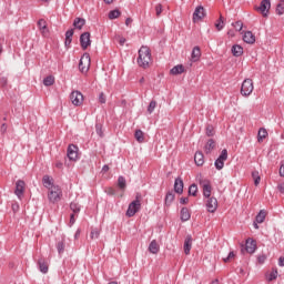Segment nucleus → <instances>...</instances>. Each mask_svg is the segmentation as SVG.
<instances>
[{"mask_svg":"<svg viewBox=\"0 0 284 284\" xmlns=\"http://www.w3.org/2000/svg\"><path fill=\"white\" fill-rule=\"evenodd\" d=\"M200 185L202 186L203 190V196L206 200V210L211 214H214L216 210H219V200L216 197L212 196V184H210V181L207 180H201Z\"/></svg>","mask_w":284,"mask_h":284,"instance_id":"obj_1","label":"nucleus"},{"mask_svg":"<svg viewBox=\"0 0 284 284\" xmlns=\"http://www.w3.org/2000/svg\"><path fill=\"white\" fill-rule=\"evenodd\" d=\"M150 61H152V51L145 45L141 47L139 50L138 65L145 70L150 68Z\"/></svg>","mask_w":284,"mask_h":284,"instance_id":"obj_2","label":"nucleus"},{"mask_svg":"<svg viewBox=\"0 0 284 284\" xmlns=\"http://www.w3.org/2000/svg\"><path fill=\"white\" fill-rule=\"evenodd\" d=\"M62 196H63V191H61V187H59V185L52 186L51 189H49L48 199L50 203H59Z\"/></svg>","mask_w":284,"mask_h":284,"instance_id":"obj_3","label":"nucleus"},{"mask_svg":"<svg viewBox=\"0 0 284 284\" xmlns=\"http://www.w3.org/2000/svg\"><path fill=\"white\" fill-rule=\"evenodd\" d=\"M254 92V82L252 79H245L241 87L242 97H250Z\"/></svg>","mask_w":284,"mask_h":284,"instance_id":"obj_4","label":"nucleus"},{"mask_svg":"<svg viewBox=\"0 0 284 284\" xmlns=\"http://www.w3.org/2000/svg\"><path fill=\"white\" fill-rule=\"evenodd\" d=\"M85 26V19L83 18H75L73 21V29H69L65 32V37H74V31L75 30H81Z\"/></svg>","mask_w":284,"mask_h":284,"instance_id":"obj_5","label":"nucleus"},{"mask_svg":"<svg viewBox=\"0 0 284 284\" xmlns=\"http://www.w3.org/2000/svg\"><path fill=\"white\" fill-rule=\"evenodd\" d=\"M140 210H141V201L136 199L129 204V207L126 210V216H129V219H132V216H134V214H136V212H139Z\"/></svg>","mask_w":284,"mask_h":284,"instance_id":"obj_6","label":"nucleus"},{"mask_svg":"<svg viewBox=\"0 0 284 284\" xmlns=\"http://www.w3.org/2000/svg\"><path fill=\"white\" fill-rule=\"evenodd\" d=\"M225 161H227V150H222L219 158L215 160L214 165L217 170H223L225 168Z\"/></svg>","mask_w":284,"mask_h":284,"instance_id":"obj_7","label":"nucleus"},{"mask_svg":"<svg viewBox=\"0 0 284 284\" xmlns=\"http://www.w3.org/2000/svg\"><path fill=\"white\" fill-rule=\"evenodd\" d=\"M272 8V2L270 0H262L260 7L256 8L257 12H261L263 17H267L270 9Z\"/></svg>","mask_w":284,"mask_h":284,"instance_id":"obj_8","label":"nucleus"},{"mask_svg":"<svg viewBox=\"0 0 284 284\" xmlns=\"http://www.w3.org/2000/svg\"><path fill=\"white\" fill-rule=\"evenodd\" d=\"M80 72L84 73L90 70V54H84L79 62Z\"/></svg>","mask_w":284,"mask_h":284,"instance_id":"obj_9","label":"nucleus"},{"mask_svg":"<svg viewBox=\"0 0 284 284\" xmlns=\"http://www.w3.org/2000/svg\"><path fill=\"white\" fill-rule=\"evenodd\" d=\"M234 30L236 32H240V34L242 37H254V34L252 33V31H245L243 30V21H236L232 23Z\"/></svg>","mask_w":284,"mask_h":284,"instance_id":"obj_10","label":"nucleus"},{"mask_svg":"<svg viewBox=\"0 0 284 284\" xmlns=\"http://www.w3.org/2000/svg\"><path fill=\"white\" fill-rule=\"evenodd\" d=\"M24 192H26V182L23 180H18L16 182V190H14L16 196H18V199H22Z\"/></svg>","mask_w":284,"mask_h":284,"instance_id":"obj_11","label":"nucleus"},{"mask_svg":"<svg viewBox=\"0 0 284 284\" xmlns=\"http://www.w3.org/2000/svg\"><path fill=\"white\" fill-rule=\"evenodd\" d=\"M67 155L70 161H77V159H79V148L74 144H70L68 146Z\"/></svg>","mask_w":284,"mask_h":284,"instance_id":"obj_12","label":"nucleus"},{"mask_svg":"<svg viewBox=\"0 0 284 284\" xmlns=\"http://www.w3.org/2000/svg\"><path fill=\"white\" fill-rule=\"evenodd\" d=\"M70 99H71V103L79 106L83 103V93H81L80 91H73L70 94Z\"/></svg>","mask_w":284,"mask_h":284,"instance_id":"obj_13","label":"nucleus"},{"mask_svg":"<svg viewBox=\"0 0 284 284\" xmlns=\"http://www.w3.org/2000/svg\"><path fill=\"white\" fill-rule=\"evenodd\" d=\"M205 17V9L200 6L195 8V11L193 12V22L196 23V21H201Z\"/></svg>","mask_w":284,"mask_h":284,"instance_id":"obj_14","label":"nucleus"},{"mask_svg":"<svg viewBox=\"0 0 284 284\" xmlns=\"http://www.w3.org/2000/svg\"><path fill=\"white\" fill-rule=\"evenodd\" d=\"M256 242L254 239H247L246 243H245V250L247 252V254H254V252H256Z\"/></svg>","mask_w":284,"mask_h":284,"instance_id":"obj_15","label":"nucleus"},{"mask_svg":"<svg viewBox=\"0 0 284 284\" xmlns=\"http://www.w3.org/2000/svg\"><path fill=\"white\" fill-rule=\"evenodd\" d=\"M180 219L183 223H185V221H190V219H192V214H190V210L187 207L181 209Z\"/></svg>","mask_w":284,"mask_h":284,"instance_id":"obj_16","label":"nucleus"},{"mask_svg":"<svg viewBox=\"0 0 284 284\" xmlns=\"http://www.w3.org/2000/svg\"><path fill=\"white\" fill-rule=\"evenodd\" d=\"M195 165L201 166L205 163V156L203 155V152L196 151L194 155Z\"/></svg>","mask_w":284,"mask_h":284,"instance_id":"obj_17","label":"nucleus"},{"mask_svg":"<svg viewBox=\"0 0 284 284\" xmlns=\"http://www.w3.org/2000/svg\"><path fill=\"white\" fill-rule=\"evenodd\" d=\"M174 192L183 194V180L181 178H176L174 181Z\"/></svg>","mask_w":284,"mask_h":284,"instance_id":"obj_18","label":"nucleus"},{"mask_svg":"<svg viewBox=\"0 0 284 284\" xmlns=\"http://www.w3.org/2000/svg\"><path fill=\"white\" fill-rule=\"evenodd\" d=\"M174 199H175L174 191H169L164 199V205H166V207H170V205L174 203Z\"/></svg>","mask_w":284,"mask_h":284,"instance_id":"obj_19","label":"nucleus"},{"mask_svg":"<svg viewBox=\"0 0 284 284\" xmlns=\"http://www.w3.org/2000/svg\"><path fill=\"white\" fill-rule=\"evenodd\" d=\"M184 72L185 67H183V64H178L170 70V74H173L174 77H176L178 74H183Z\"/></svg>","mask_w":284,"mask_h":284,"instance_id":"obj_20","label":"nucleus"},{"mask_svg":"<svg viewBox=\"0 0 284 284\" xmlns=\"http://www.w3.org/2000/svg\"><path fill=\"white\" fill-rule=\"evenodd\" d=\"M192 250V235H187L184 240V254H190Z\"/></svg>","mask_w":284,"mask_h":284,"instance_id":"obj_21","label":"nucleus"},{"mask_svg":"<svg viewBox=\"0 0 284 284\" xmlns=\"http://www.w3.org/2000/svg\"><path fill=\"white\" fill-rule=\"evenodd\" d=\"M38 267H39V271L42 273V274H48V263H45V260L44 258H39L38 260Z\"/></svg>","mask_w":284,"mask_h":284,"instance_id":"obj_22","label":"nucleus"},{"mask_svg":"<svg viewBox=\"0 0 284 284\" xmlns=\"http://www.w3.org/2000/svg\"><path fill=\"white\" fill-rule=\"evenodd\" d=\"M38 28L42 34H48V22L44 19L38 21Z\"/></svg>","mask_w":284,"mask_h":284,"instance_id":"obj_23","label":"nucleus"},{"mask_svg":"<svg viewBox=\"0 0 284 284\" xmlns=\"http://www.w3.org/2000/svg\"><path fill=\"white\" fill-rule=\"evenodd\" d=\"M233 57H242L243 55V47L240 44H234L231 49Z\"/></svg>","mask_w":284,"mask_h":284,"instance_id":"obj_24","label":"nucleus"},{"mask_svg":"<svg viewBox=\"0 0 284 284\" xmlns=\"http://www.w3.org/2000/svg\"><path fill=\"white\" fill-rule=\"evenodd\" d=\"M80 44L82 50H88V47L92 44L90 37H80Z\"/></svg>","mask_w":284,"mask_h":284,"instance_id":"obj_25","label":"nucleus"},{"mask_svg":"<svg viewBox=\"0 0 284 284\" xmlns=\"http://www.w3.org/2000/svg\"><path fill=\"white\" fill-rule=\"evenodd\" d=\"M42 184L44 185V187H47L48 190H51L52 186H54V184L52 183V178H50V175H44L42 178Z\"/></svg>","mask_w":284,"mask_h":284,"instance_id":"obj_26","label":"nucleus"},{"mask_svg":"<svg viewBox=\"0 0 284 284\" xmlns=\"http://www.w3.org/2000/svg\"><path fill=\"white\" fill-rule=\"evenodd\" d=\"M267 216V212L265 210H261L255 216L256 223H265V217Z\"/></svg>","mask_w":284,"mask_h":284,"instance_id":"obj_27","label":"nucleus"},{"mask_svg":"<svg viewBox=\"0 0 284 284\" xmlns=\"http://www.w3.org/2000/svg\"><path fill=\"white\" fill-rule=\"evenodd\" d=\"M192 61L196 62L201 59V48L194 47L191 54Z\"/></svg>","mask_w":284,"mask_h":284,"instance_id":"obj_28","label":"nucleus"},{"mask_svg":"<svg viewBox=\"0 0 284 284\" xmlns=\"http://www.w3.org/2000/svg\"><path fill=\"white\" fill-rule=\"evenodd\" d=\"M215 146H216V143L214 142V140L210 139L204 146L205 153L210 154Z\"/></svg>","mask_w":284,"mask_h":284,"instance_id":"obj_29","label":"nucleus"},{"mask_svg":"<svg viewBox=\"0 0 284 284\" xmlns=\"http://www.w3.org/2000/svg\"><path fill=\"white\" fill-rule=\"evenodd\" d=\"M118 187L122 191L128 187V181H125V178L123 175H120L118 178Z\"/></svg>","mask_w":284,"mask_h":284,"instance_id":"obj_30","label":"nucleus"},{"mask_svg":"<svg viewBox=\"0 0 284 284\" xmlns=\"http://www.w3.org/2000/svg\"><path fill=\"white\" fill-rule=\"evenodd\" d=\"M149 252L151 254H159V243H156V240H153L149 245Z\"/></svg>","mask_w":284,"mask_h":284,"instance_id":"obj_31","label":"nucleus"},{"mask_svg":"<svg viewBox=\"0 0 284 284\" xmlns=\"http://www.w3.org/2000/svg\"><path fill=\"white\" fill-rule=\"evenodd\" d=\"M267 138V130L261 128L257 133V141L258 143H263V140Z\"/></svg>","mask_w":284,"mask_h":284,"instance_id":"obj_32","label":"nucleus"},{"mask_svg":"<svg viewBox=\"0 0 284 284\" xmlns=\"http://www.w3.org/2000/svg\"><path fill=\"white\" fill-rule=\"evenodd\" d=\"M215 28L219 32H221V30L225 28V19L223 18V16H220V19L215 21Z\"/></svg>","mask_w":284,"mask_h":284,"instance_id":"obj_33","label":"nucleus"},{"mask_svg":"<svg viewBox=\"0 0 284 284\" xmlns=\"http://www.w3.org/2000/svg\"><path fill=\"white\" fill-rule=\"evenodd\" d=\"M134 136L138 143H143L145 141V134L140 129L135 131Z\"/></svg>","mask_w":284,"mask_h":284,"instance_id":"obj_34","label":"nucleus"},{"mask_svg":"<svg viewBox=\"0 0 284 284\" xmlns=\"http://www.w3.org/2000/svg\"><path fill=\"white\" fill-rule=\"evenodd\" d=\"M120 17H121V11L119 9H114L109 12L110 20L119 19Z\"/></svg>","mask_w":284,"mask_h":284,"instance_id":"obj_35","label":"nucleus"},{"mask_svg":"<svg viewBox=\"0 0 284 284\" xmlns=\"http://www.w3.org/2000/svg\"><path fill=\"white\" fill-rule=\"evenodd\" d=\"M128 40L124 37H114L113 38V43L119 44L121 48H123V45H125V42Z\"/></svg>","mask_w":284,"mask_h":284,"instance_id":"obj_36","label":"nucleus"},{"mask_svg":"<svg viewBox=\"0 0 284 284\" xmlns=\"http://www.w3.org/2000/svg\"><path fill=\"white\" fill-rule=\"evenodd\" d=\"M43 85L50 88V85H54V78L52 75H48L43 79Z\"/></svg>","mask_w":284,"mask_h":284,"instance_id":"obj_37","label":"nucleus"},{"mask_svg":"<svg viewBox=\"0 0 284 284\" xmlns=\"http://www.w3.org/2000/svg\"><path fill=\"white\" fill-rule=\"evenodd\" d=\"M199 192V186H196L195 183L191 184L189 186V195L190 196H196V193Z\"/></svg>","mask_w":284,"mask_h":284,"instance_id":"obj_38","label":"nucleus"},{"mask_svg":"<svg viewBox=\"0 0 284 284\" xmlns=\"http://www.w3.org/2000/svg\"><path fill=\"white\" fill-rule=\"evenodd\" d=\"M70 210L73 211V214H79L81 212V205L77 202H71Z\"/></svg>","mask_w":284,"mask_h":284,"instance_id":"obj_39","label":"nucleus"},{"mask_svg":"<svg viewBox=\"0 0 284 284\" xmlns=\"http://www.w3.org/2000/svg\"><path fill=\"white\" fill-rule=\"evenodd\" d=\"M154 110H156V101H155V100H152V101L149 103L148 113H149V114H152V112H154Z\"/></svg>","mask_w":284,"mask_h":284,"instance_id":"obj_40","label":"nucleus"},{"mask_svg":"<svg viewBox=\"0 0 284 284\" xmlns=\"http://www.w3.org/2000/svg\"><path fill=\"white\" fill-rule=\"evenodd\" d=\"M244 43H248L250 45L256 43V37H243Z\"/></svg>","mask_w":284,"mask_h":284,"instance_id":"obj_41","label":"nucleus"},{"mask_svg":"<svg viewBox=\"0 0 284 284\" xmlns=\"http://www.w3.org/2000/svg\"><path fill=\"white\" fill-rule=\"evenodd\" d=\"M57 250L58 254H63V252H65V244L63 242H58Z\"/></svg>","mask_w":284,"mask_h":284,"instance_id":"obj_42","label":"nucleus"},{"mask_svg":"<svg viewBox=\"0 0 284 284\" xmlns=\"http://www.w3.org/2000/svg\"><path fill=\"white\" fill-rule=\"evenodd\" d=\"M278 277V272L277 271H273L270 273L267 281L272 282V281H276V278Z\"/></svg>","mask_w":284,"mask_h":284,"instance_id":"obj_43","label":"nucleus"},{"mask_svg":"<svg viewBox=\"0 0 284 284\" xmlns=\"http://www.w3.org/2000/svg\"><path fill=\"white\" fill-rule=\"evenodd\" d=\"M206 136H214V126L213 125H206Z\"/></svg>","mask_w":284,"mask_h":284,"instance_id":"obj_44","label":"nucleus"},{"mask_svg":"<svg viewBox=\"0 0 284 284\" xmlns=\"http://www.w3.org/2000/svg\"><path fill=\"white\" fill-rule=\"evenodd\" d=\"M100 234H101V233H100L97 229H93V230L91 231V233H90V237H91L92 240L99 239Z\"/></svg>","mask_w":284,"mask_h":284,"instance_id":"obj_45","label":"nucleus"},{"mask_svg":"<svg viewBox=\"0 0 284 284\" xmlns=\"http://www.w3.org/2000/svg\"><path fill=\"white\" fill-rule=\"evenodd\" d=\"M265 261H267V256L265 254L257 255V263H260V265H263Z\"/></svg>","mask_w":284,"mask_h":284,"instance_id":"obj_46","label":"nucleus"},{"mask_svg":"<svg viewBox=\"0 0 284 284\" xmlns=\"http://www.w3.org/2000/svg\"><path fill=\"white\" fill-rule=\"evenodd\" d=\"M276 14H284V6H283V3H278L277 6H276Z\"/></svg>","mask_w":284,"mask_h":284,"instance_id":"obj_47","label":"nucleus"},{"mask_svg":"<svg viewBox=\"0 0 284 284\" xmlns=\"http://www.w3.org/2000/svg\"><path fill=\"white\" fill-rule=\"evenodd\" d=\"M155 12H156V17H161V12H163V6L161 4L155 6Z\"/></svg>","mask_w":284,"mask_h":284,"instance_id":"obj_48","label":"nucleus"},{"mask_svg":"<svg viewBox=\"0 0 284 284\" xmlns=\"http://www.w3.org/2000/svg\"><path fill=\"white\" fill-rule=\"evenodd\" d=\"M231 258H234V251H231L226 257L223 258L224 263H229Z\"/></svg>","mask_w":284,"mask_h":284,"instance_id":"obj_49","label":"nucleus"},{"mask_svg":"<svg viewBox=\"0 0 284 284\" xmlns=\"http://www.w3.org/2000/svg\"><path fill=\"white\" fill-rule=\"evenodd\" d=\"M71 43H72V37H65V40H64L65 48H70Z\"/></svg>","mask_w":284,"mask_h":284,"instance_id":"obj_50","label":"nucleus"},{"mask_svg":"<svg viewBox=\"0 0 284 284\" xmlns=\"http://www.w3.org/2000/svg\"><path fill=\"white\" fill-rule=\"evenodd\" d=\"M0 85H1V88H6V85H8V78L2 77L0 79Z\"/></svg>","mask_w":284,"mask_h":284,"instance_id":"obj_51","label":"nucleus"},{"mask_svg":"<svg viewBox=\"0 0 284 284\" xmlns=\"http://www.w3.org/2000/svg\"><path fill=\"white\" fill-rule=\"evenodd\" d=\"M99 102H100V103H105V94H104L103 92H101V93L99 94Z\"/></svg>","mask_w":284,"mask_h":284,"instance_id":"obj_52","label":"nucleus"},{"mask_svg":"<svg viewBox=\"0 0 284 284\" xmlns=\"http://www.w3.org/2000/svg\"><path fill=\"white\" fill-rule=\"evenodd\" d=\"M95 130H97V134H99V136H103V131L101 130V125L97 124Z\"/></svg>","mask_w":284,"mask_h":284,"instance_id":"obj_53","label":"nucleus"},{"mask_svg":"<svg viewBox=\"0 0 284 284\" xmlns=\"http://www.w3.org/2000/svg\"><path fill=\"white\" fill-rule=\"evenodd\" d=\"M189 201H190V199H187V197H181L180 199L181 205H186V203H189Z\"/></svg>","mask_w":284,"mask_h":284,"instance_id":"obj_54","label":"nucleus"},{"mask_svg":"<svg viewBox=\"0 0 284 284\" xmlns=\"http://www.w3.org/2000/svg\"><path fill=\"white\" fill-rule=\"evenodd\" d=\"M277 190H278V192H281V194H284V183H280L277 185Z\"/></svg>","mask_w":284,"mask_h":284,"instance_id":"obj_55","label":"nucleus"},{"mask_svg":"<svg viewBox=\"0 0 284 284\" xmlns=\"http://www.w3.org/2000/svg\"><path fill=\"white\" fill-rule=\"evenodd\" d=\"M280 176L284 178V163L280 166Z\"/></svg>","mask_w":284,"mask_h":284,"instance_id":"obj_56","label":"nucleus"},{"mask_svg":"<svg viewBox=\"0 0 284 284\" xmlns=\"http://www.w3.org/2000/svg\"><path fill=\"white\" fill-rule=\"evenodd\" d=\"M278 266H280V267H284V257H283V256H281V257L278 258Z\"/></svg>","mask_w":284,"mask_h":284,"instance_id":"obj_57","label":"nucleus"},{"mask_svg":"<svg viewBox=\"0 0 284 284\" xmlns=\"http://www.w3.org/2000/svg\"><path fill=\"white\" fill-rule=\"evenodd\" d=\"M74 223H75L74 213H72V214L70 215V225H74Z\"/></svg>","mask_w":284,"mask_h":284,"instance_id":"obj_58","label":"nucleus"},{"mask_svg":"<svg viewBox=\"0 0 284 284\" xmlns=\"http://www.w3.org/2000/svg\"><path fill=\"white\" fill-rule=\"evenodd\" d=\"M260 183H261V176H257V178H255L254 179V185H260Z\"/></svg>","mask_w":284,"mask_h":284,"instance_id":"obj_59","label":"nucleus"},{"mask_svg":"<svg viewBox=\"0 0 284 284\" xmlns=\"http://www.w3.org/2000/svg\"><path fill=\"white\" fill-rule=\"evenodd\" d=\"M7 130H8V126L6 125V123H3V124L1 125V132H2V134H4V132H7Z\"/></svg>","mask_w":284,"mask_h":284,"instance_id":"obj_60","label":"nucleus"},{"mask_svg":"<svg viewBox=\"0 0 284 284\" xmlns=\"http://www.w3.org/2000/svg\"><path fill=\"white\" fill-rule=\"evenodd\" d=\"M132 18H126L125 26H132Z\"/></svg>","mask_w":284,"mask_h":284,"instance_id":"obj_61","label":"nucleus"},{"mask_svg":"<svg viewBox=\"0 0 284 284\" xmlns=\"http://www.w3.org/2000/svg\"><path fill=\"white\" fill-rule=\"evenodd\" d=\"M110 170V166L108 165V164H104L103 166H102V172H108Z\"/></svg>","mask_w":284,"mask_h":284,"instance_id":"obj_62","label":"nucleus"},{"mask_svg":"<svg viewBox=\"0 0 284 284\" xmlns=\"http://www.w3.org/2000/svg\"><path fill=\"white\" fill-rule=\"evenodd\" d=\"M13 212H19V204H12Z\"/></svg>","mask_w":284,"mask_h":284,"instance_id":"obj_63","label":"nucleus"},{"mask_svg":"<svg viewBox=\"0 0 284 284\" xmlns=\"http://www.w3.org/2000/svg\"><path fill=\"white\" fill-rule=\"evenodd\" d=\"M55 168H58V170H61L63 168V163L62 162H57Z\"/></svg>","mask_w":284,"mask_h":284,"instance_id":"obj_64","label":"nucleus"}]
</instances>
